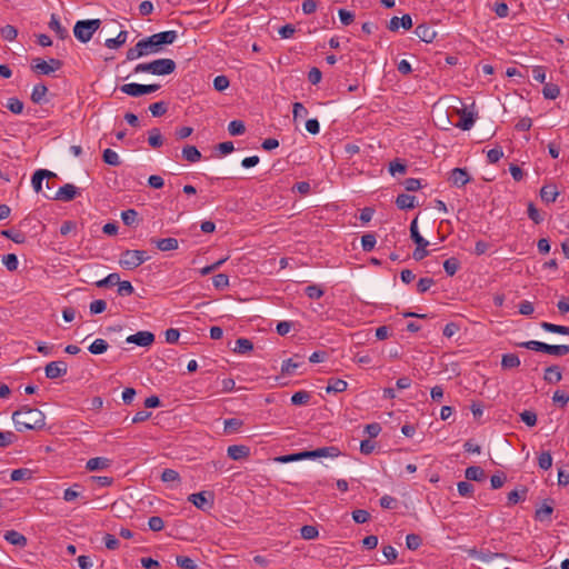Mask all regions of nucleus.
Here are the masks:
<instances>
[{
	"instance_id": "45",
	"label": "nucleus",
	"mask_w": 569,
	"mask_h": 569,
	"mask_svg": "<svg viewBox=\"0 0 569 569\" xmlns=\"http://www.w3.org/2000/svg\"><path fill=\"white\" fill-rule=\"evenodd\" d=\"M102 159L107 164L117 167L121 163L120 158L112 149H106L102 154Z\"/></svg>"
},
{
	"instance_id": "20",
	"label": "nucleus",
	"mask_w": 569,
	"mask_h": 569,
	"mask_svg": "<svg viewBox=\"0 0 569 569\" xmlns=\"http://www.w3.org/2000/svg\"><path fill=\"white\" fill-rule=\"evenodd\" d=\"M151 243H153L160 251H172L177 250L179 247V242L176 238H153L151 239Z\"/></svg>"
},
{
	"instance_id": "57",
	"label": "nucleus",
	"mask_w": 569,
	"mask_h": 569,
	"mask_svg": "<svg viewBox=\"0 0 569 569\" xmlns=\"http://www.w3.org/2000/svg\"><path fill=\"white\" fill-rule=\"evenodd\" d=\"M149 110L153 117H161L167 112L168 106L164 101H159L150 104Z\"/></svg>"
},
{
	"instance_id": "27",
	"label": "nucleus",
	"mask_w": 569,
	"mask_h": 569,
	"mask_svg": "<svg viewBox=\"0 0 569 569\" xmlns=\"http://www.w3.org/2000/svg\"><path fill=\"white\" fill-rule=\"evenodd\" d=\"M416 197L401 193L396 199V204L401 210L413 209L416 207Z\"/></svg>"
},
{
	"instance_id": "50",
	"label": "nucleus",
	"mask_w": 569,
	"mask_h": 569,
	"mask_svg": "<svg viewBox=\"0 0 569 569\" xmlns=\"http://www.w3.org/2000/svg\"><path fill=\"white\" fill-rule=\"evenodd\" d=\"M300 535L306 540H312L318 537L319 531H318L317 527L306 525V526L301 527Z\"/></svg>"
},
{
	"instance_id": "36",
	"label": "nucleus",
	"mask_w": 569,
	"mask_h": 569,
	"mask_svg": "<svg viewBox=\"0 0 569 569\" xmlns=\"http://www.w3.org/2000/svg\"><path fill=\"white\" fill-rule=\"evenodd\" d=\"M182 157L188 161V162H197L201 159V153L200 151L194 147V146H186L183 149H182Z\"/></svg>"
},
{
	"instance_id": "24",
	"label": "nucleus",
	"mask_w": 569,
	"mask_h": 569,
	"mask_svg": "<svg viewBox=\"0 0 569 569\" xmlns=\"http://www.w3.org/2000/svg\"><path fill=\"white\" fill-rule=\"evenodd\" d=\"M4 539L6 541H8L9 543L13 545V546H18V547H24L27 546V538L16 531V530H9L4 533Z\"/></svg>"
},
{
	"instance_id": "18",
	"label": "nucleus",
	"mask_w": 569,
	"mask_h": 569,
	"mask_svg": "<svg viewBox=\"0 0 569 569\" xmlns=\"http://www.w3.org/2000/svg\"><path fill=\"white\" fill-rule=\"evenodd\" d=\"M312 458H337L341 455L338 447H322L310 451Z\"/></svg>"
},
{
	"instance_id": "11",
	"label": "nucleus",
	"mask_w": 569,
	"mask_h": 569,
	"mask_svg": "<svg viewBox=\"0 0 569 569\" xmlns=\"http://www.w3.org/2000/svg\"><path fill=\"white\" fill-rule=\"evenodd\" d=\"M154 341V335L150 331H138L134 335L127 337V343H133L140 347H149Z\"/></svg>"
},
{
	"instance_id": "37",
	"label": "nucleus",
	"mask_w": 569,
	"mask_h": 569,
	"mask_svg": "<svg viewBox=\"0 0 569 569\" xmlns=\"http://www.w3.org/2000/svg\"><path fill=\"white\" fill-rule=\"evenodd\" d=\"M520 366V359L516 353H506L501 359V367L503 369H513Z\"/></svg>"
},
{
	"instance_id": "58",
	"label": "nucleus",
	"mask_w": 569,
	"mask_h": 569,
	"mask_svg": "<svg viewBox=\"0 0 569 569\" xmlns=\"http://www.w3.org/2000/svg\"><path fill=\"white\" fill-rule=\"evenodd\" d=\"M422 539L419 535L409 533L406 537V545L409 550H417L421 546Z\"/></svg>"
},
{
	"instance_id": "17",
	"label": "nucleus",
	"mask_w": 569,
	"mask_h": 569,
	"mask_svg": "<svg viewBox=\"0 0 569 569\" xmlns=\"http://www.w3.org/2000/svg\"><path fill=\"white\" fill-rule=\"evenodd\" d=\"M228 457L232 460H241L250 455V448L244 445H232L227 449Z\"/></svg>"
},
{
	"instance_id": "64",
	"label": "nucleus",
	"mask_w": 569,
	"mask_h": 569,
	"mask_svg": "<svg viewBox=\"0 0 569 569\" xmlns=\"http://www.w3.org/2000/svg\"><path fill=\"white\" fill-rule=\"evenodd\" d=\"M176 561L177 565L183 569H196L197 567L196 562L189 557L178 556Z\"/></svg>"
},
{
	"instance_id": "39",
	"label": "nucleus",
	"mask_w": 569,
	"mask_h": 569,
	"mask_svg": "<svg viewBox=\"0 0 569 569\" xmlns=\"http://www.w3.org/2000/svg\"><path fill=\"white\" fill-rule=\"evenodd\" d=\"M348 387V383L347 381L342 380V379H331L329 380V383L326 388V391L328 393H331V392H342L347 389Z\"/></svg>"
},
{
	"instance_id": "7",
	"label": "nucleus",
	"mask_w": 569,
	"mask_h": 569,
	"mask_svg": "<svg viewBox=\"0 0 569 569\" xmlns=\"http://www.w3.org/2000/svg\"><path fill=\"white\" fill-rule=\"evenodd\" d=\"M188 501H190L198 509L204 511L213 506V495L207 491L191 493L188 497Z\"/></svg>"
},
{
	"instance_id": "51",
	"label": "nucleus",
	"mask_w": 569,
	"mask_h": 569,
	"mask_svg": "<svg viewBox=\"0 0 569 569\" xmlns=\"http://www.w3.org/2000/svg\"><path fill=\"white\" fill-rule=\"evenodd\" d=\"M1 234L6 238L11 239L16 243H23L26 240V237L21 231L8 229V230H2Z\"/></svg>"
},
{
	"instance_id": "41",
	"label": "nucleus",
	"mask_w": 569,
	"mask_h": 569,
	"mask_svg": "<svg viewBox=\"0 0 569 569\" xmlns=\"http://www.w3.org/2000/svg\"><path fill=\"white\" fill-rule=\"evenodd\" d=\"M12 481H23L32 478V470L27 468L14 469L10 476Z\"/></svg>"
},
{
	"instance_id": "42",
	"label": "nucleus",
	"mask_w": 569,
	"mask_h": 569,
	"mask_svg": "<svg viewBox=\"0 0 569 569\" xmlns=\"http://www.w3.org/2000/svg\"><path fill=\"white\" fill-rule=\"evenodd\" d=\"M148 142L152 148H159L163 143V138L158 128H153L149 131Z\"/></svg>"
},
{
	"instance_id": "8",
	"label": "nucleus",
	"mask_w": 569,
	"mask_h": 569,
	"mask_svg": "<svg viewBox=\"0 0 569 569\" xmlns=\"http://www.w3.org/2000/svg\"><path fill=\"white\" fill-rule=\"evenodd\" d=\"M152 74L154 76H167L172 73L177 66L172 59L161 58L151 61Z\"/></svg>"
},
{
	"instance_id": "21",
	"label": "nucleus",
	"mask_w": 569,
	"mask_h": 569,
	"mask_svg": "<svg viewBox=\"0 0 569 569\" xmlns=\"http://www.w3.org/2000/svg\"><path fill=\"white\" fill-rule=\"evenodd\" d=\"M543 380L547 383H558L562 380V372L559 366L552 365L545 369Z\"/></svg>"
},
{
	"instance_id": "25",
	"label": "nucleus",
	"mask_w": 569,
	"mask_h": 569,
	"mask_svg": "<svg viewBox=\"0 0 569 569\" xmlns=\"http://www.w3.org/2000/svg\"><path fill=\"white\" fill-rule=\"evenodd\" d=\"M305 459H311L310 451H301L298 453L279 456L276 458V461L280 462V463H288V462H293V461H299V460H305Z\"/></svg>"
},
{
	"instance_id": "33",
	"label": "nucleus",
	"mask_w": 569,
	"mask_h": 569,
	"mask_svg": "<svg viewBox=\"0 0 569 569\" xmlns=\"http://www.w3.org/2000/svg\"><path fill=\"white\" fill-rule=\"evenodd\" d=\"M302 365V361H296L293 358L287 359L281 365V373L286 376H292Z\"/></svg>"
},
{
	"instance_id": "13",
	"label": "nucleus",
	"mask_w": 569,
	"mask_h": 569,
	"mask_svg": "<svg viewBox=\"0 0 569 569\" xmlns=\"http://www.w3.org/2000/svg\"><path fill=\"white\" fill-rule=\"evenodd\" d=\"M402 27L405 30L412 28V18L410 14H403L401 18L393 17L388 23V29L392 32H397Z\"/></svg>"
},
{
	"instance_id": "19",
	"label": "nucleus",
	"mask_w": 569,
	"mask_h": 569,
	"mask_svg": "<svg viewBox=\"0 0 569 569\" xmlns=\"http://www.w3.org/2000/svg\"><path fill=\"white\" fill-rule=\"evenodd\" d=\"M152 37H153L154 41L157 42V44L162 49V46L173 43L177 40L178 34H177V31L169 30V31L154 33V34H152Z\"/></svg>"
},
{
	"instance_id": "3",
	"label": "nucleus",
	"mask_w": 569,
	"mask_h": 569,
	"mask_svg": "<svg viewBox=\"0 0 569 569\" xmlns=\"http://www.w3.org/2000/svg\"><path fill=\"white\" fill-rule=\"evenodd\" d=\"M101 26L100 19L79 20L73 27L74 37L82 43L91 40L92 36Z\"/></svg>"
},
{
	"instance_id": "4",
	"label": "nucleus",
	"mask_w": 569,
	"mask_h": 569,
	"mask_svg": "<svg viewBox=\"0 0 569 569\" xmlns=\"http://www.w3.org/2000/svg\"><path fill=\"white\" fill-rule=\"evenodd\" d=\"M149 260V256L143 250H126L121 253L119 263L127 270H132Z\"/></svg>"
},
{
	"instance_id": "12",
	"label": "nucleus",
	"mask_w": 569,
	"mask_h": 569,
	"mask_svg": "<svg viewBox=\"0 0 569 569\" xmlns=\"http://www.w3.org/2000/svg\"><path fill=\"white\" fill-rule=\"evenodd\" d=\"M415 33L426 43H431L437 37L436 30L426 23L418 24L415 29Z\"/></svg>"
},
{
	"instance_id": "28",
	"label": "nucleus",
	"mask_w": 569,
	"mask_h": 569,
	"mask_svg": "<svg viewBox=\"0 0 569 569\" xmlns=\"http://www.w3.org/2000/svg\"><path fill=\"white\" fill-rule=\"evenodd\" d=\"M128 38V31L122 30L118 33L116 38H109L106 40L104 46L108 49H118L123 46Z\"/></svg>"
},
{
	"instance_id": "22",
	"label": "nucleus",
	"mask_w": 569,
	"mask_h": 569,
	"mask_svg": "<svg viewBox=\"0 0 569 569\" xmlns=\"http://www.w3.org/2000/svg\"><path fill=\"white\" fill-rule=\"evenodd\" d=\"M138 43L140 44L144 57L161 51V48L157 44L152 36L141 39Z\"/></svg>"
},
{
	"instance_id": "63",
	"label": "nucleus",
	"mask_w": 569,
	"mask_h": 569,
	"mask_svg": "<svg viewBox=\"0 0 569 569\" xmlns=\"http://www.w3.org/2000/svg\"><path fill=\"white\" fill-rule=\"evenodd\" d=\"M527 493V489L522 488L521 492L517 490H512L508 493V505L512 506L518 503L520 500L525 499Z\"/></svg>"
},
{
	"instance_id": "60",
	"label": "nucleus",
	"mask_w": 569,
	"mask_h": 569,
	"mask_svg": "<svg viewBox=\"0 0 569 569\" xmlns=\"http://www.w3.org/2000/svg\"><path fill=\"white\" fill-rule=\"evenodd\" d=\"M243 422L237 418H230L224 420V431L231 433L238 431L242 427Z\"/></svg>"
},
{
	"instance_id": "34",
	"label": "nucleus",
	"mask_w": 569,
	"mask_h": 569,
	"mask_svg": "<svg viewBox=\"0 0 569 569\" xmlns=\"http://www.w3.org/2000/svg\"><path fill=\"white\" fill-rule=\"evenodd\" d=\"M540 327L547 332L569 336V327H567V326H560V325H555L551 322L543 321L540 323Z\"/></svg>"
},
{
	"instance_id": "55",
	"label": "nucleus",
	"mask_w": 569,
	"mask_h": 569,
	"mask_svg": "<svg viewBox=\"0 0 569 569\" xmlns=\"http://www.w3.org/2000/svg\"><path fill=\"white\" fill-rule=\"evenodd\" d=\"M120 276L116 272L108 274L106 278L99 280L96 282V286L99 288L108 287V286H114L119 283Z\"/></svg>"
},
{
	"instance_id": "54",
	"label": "nucleus",
	"mask_w": 569,
	"mask_h": 569,
	"mask_svg": "<svg viewBox=\"0 0 569 569\" xmlns=\"http://www.w3.org/2000/svg\"><path fill=\"white\" fill-rule=\"evenodd\" d=\"M538 465L542 470H548L552 466V457L549 451H542L538 457Z\"/></svg>"
},
{
	"instance_id": "10",
	"label": "nucleus",
	"mask_w": 569,
	"mask_h": 569,
	"mask_svg": "<svg viewBox=\"0 0 569 569\" xmlns=\"http://www.w3.org/2000/svg\"><path fill=\"white\" fill-rule=\"evenodd\" d=\"M68 371V365L63 360L51 361L44 368V373L48 379H57L64 376Z\"/></svg>"
},
{
	"instance_id": "35",
	"label": "nucleus",
	"mask_w": 569,
	"mask_h": 569,
	"mask_svg": "<svg viewBox=\"0 0 569 569\" xmlns=\"http://www.w3.org/2000/svg\"><path fill=\"white\" fill-rule=\"evenodd\" d=\"M47 92H48V88L46 84H43V83L36 84L31 92L32 102L41 103L44 100Z\"/></svg>"
},
{
	"instance_id": "56",
	"label": "nucleus",
	"mask_w": 569,
	"mask_h": 569,
	"mask_svg": "<svg viewBox=\"0 0 569 569\" xmlns=\"http://www.w3.org/2000/svg\"><path fill=\"white\" fill-rule=\"evenodd\" d=\"M7 108L14 114H20L23 111V102L18 98H9Z\"/></svg>"
},
{
	"instance_id": "61",
	"label": "nucleus",
	"mask_w": 569,
	"mask_h": 569,
	"mask_svg": "<svg viewBox=\"0 0 569 569\" xmlns=\"http://www.w3.org/2000/svg\"><path fill=\"white\" fill-rule=\"evenodd\" d=\"M520 419L528 427H533L537 425V413L531 410H525L520 413Z\"/></svg>"
},
{
	"instance_id": "2",
	"label": "nucleus",
	"mask_w": 569,
	"mask_h": 569,
	"mask_svg": "<svg viewBox=\"0 0 569 569\" xmlns=\"http://www.w3.org/2000/svg\"><path fill=\"white\" fill-rule=\"evenodd\" d=\"M517 346L529 350L548 353L555 357H563L569 353L568 345H548L546 342L530 340L520 342Z\"/></svg>"
},
{
	"instance_id": "62",
	"label": "nucleus",
	"mask_w": 569,
	"mask_h": 569,
	"mask_svg": "<svg viewBox=\"0 0 569 569\" xmlns=\"http://www.w3.org/2000/svg\"><path fill=\"white\" fill-rule=\"evenodd\" d=\"M306 295L308 298L317 300L325 295V291L318 284H310L306 288Z\"/></svg>"
},
{
	"instance_id": "59",
	"label": "nucleus",
	"mask_w": 569,
	"mask_h": 569,
	"mask_svg": "<svg viewBox=\"0 0 569 569\" xmlns=\"http://www.w3.org/2000/svg\"><path fill=\"white\" fill-rule=\"evenodd\" d=\"M2 262L9 271H16L18 269V258L14 253L3 256Z\"/></svg>"
},
{
	"instance_id": "9",
	"label": "nucleus",
	"mask_w": 569,
	"mask_h": 569,
	"mask_svg": "<svg viewBox=\"0 0 569 569\" xmlns=\"http://www.w3.org/2000/svg\"><path fill=\"white\" fill-rule=\"evenodd\" d=\"M466 552L470 558L480 560L482 562H490L495 559L502 558L506 559L507 555L502 552H491L489 550H477L476 548L467 549Z\"/></svg>"
},
{
	"instance_id": "48",
	"label": "nucleus",
	"mask_w": 569,
	"mask_h": 569,
	"mask_svg": "<svg viewBox=\"0 0 569 569\" xmlns=\"http://www.w3.org/2000/svg\"><path fill=\"white\" fill-rule=\"evenodd\" d=\"M228 131L231 136H240V134H243L244 131H246V127H244V123L243 121L241 120H232L229 124H228Z\"/></svg>"
},
{
	"instance_id": "30",
	"label": "nucleus",
	"mask_w": 569,
	"mask_h": 569,
	"mask_svg": "<svg viewBox=\"0 0 569 569\" xmlns=\"http://www.w3.org/2000/svg\"><path fill=\"white\" fill-rule=\"evenodd\" d=\"M465 476L468 480L482 481L486 478L485 470L478 466L468 467L465 471Z\"/></svg>"
},
{
	"instance_id": "47",
	"label": "nucleus",
	"mask_w": 569,
	"mask_h": 569,
	"mask_svg": "<svg viewBox=\"0 0 569 569\" xmlns=\"http://www.w3.org/2000/svg\"><path fill=\"white\" fill-rule=\"evenodd\" d=\"M121 219L126 226L131 227L138 221V212L134 209H128L122 211Z\"/></svg>"
},
{
	"instance_id": "31",
	"label": "nucleus",
	"mask_w": 569,
	"mask_h": 569,
	"mask_svg": "<svg viewBox=\"0 0 569 569\" xmlns=\"http://www.w3.org/2000/svg\"><path fill=\"white\" fill-rule=\"evenodd\" d=\"M552 511V506L543 503L540 508L536 510L535 518L540 522H550Z\"/></svg>"
},
{
	"instance_id": "29",
	"label": "nucleus",
	"mask_w": 569,
	"mask_h": 569,
	"mask_svg": "<svg viewBox=\"0 0 569 569\" xmlns=\"http://www.w3.org/2000/svg\"><path fill=\"white\" fill-rule=\"evenodd\" d=\"M460 121L457 123V127L462 130H470L475 123V117L472 112H467L465 109L459 111Z\"/></svg>"
},
{
	"instance_id": "44",
	"label": "nucleus",
	"mask_w": 569,
	"mask_h": 569,
	"mask_svg": "<svg viewBox=\"0 0 569 569\" xmlns=\"http://www.w3.org/2000/svg\"><path fill=\"white\" fill-rule=\"evenodd\" d=\"M542 94L546 99L555 100L560 94V88L555 83H546Z\"/></svg>"
},
{
	"instance_id": "43",
	"label": "nucleus",
	"mask_w": 569,
	"mask_h": 569,
	"mask_svg": "<svg viewBox=\"0 0 569 569\" xmlns=\"http://www.w3.org/2000/svg\"><path fill=\"white\" fill-rule=\"evenodd\" d=\"M459 268L460 261L455 257H451L443 262V269L446 273L450 277L455 276Z\"/></svg>"
},
{
	"instance_id": "49",
	"label": "nucleus",
	"mask_w": 569,
	"mask_h": 569,
	"mask_svg": "<svg viewBox=\"0 0 569 569\" xmlns=\"http://www.w3.org/2000/svg\"><path fill=\"white\" fill-rule=\"evenodd\" d=\"M376 242H377V240H376V236L373 233H366L361 238L362 249L366 252L372 251L376 246Z\"/></svg>"
},
{
	"instance_id": "46",
	"label": "nucleus",
	"mask_w": 569,
	"mask_h": 569,
	"mask_svg": "<svg viewBox=\"0 0 569 569\" xmlns=\"http://www.w3.org/2000/svg\"><path fill=\"white\" fill-rule=\"evenodd\" d=\"M1 37L7 41H13L18 37V29L14 26L6 24L0 29Z\"/></svg>"
},
{
	"instance_id": "52",
	"label": "nucleus",
	"mask_w": 569,
	"mask_h": 569,
	"mask_svg": "<svg viewBox=\"0 0 569 569\" xmlns=\"http://www.w3.org/2000/svg\"><path fill=\"white\" fill-rule=\"evenodd\" d=\"M310 400V393L307 391H298L292 395L291 402L295 406L307 405Z\"/></svg>"
},
{
	"instance_id": "32",
	"label": "nucleus",
	"mask_w": 569,
	"mask_h": 569,
	"mask_svg": "<svg viewBox=\"0 0 569 569\" xmlns=\"http://www.w3.org/2000/svg\"><path fill=\"white\" fill-rule=\"evenodd\" d=\"M410 234L411 239L415 241V243L419 247H428L429 241L426 240L418 231V224L417 219H413L410 224Z\"/></svg>"
},
{
	"instance_id": "14",
	"label": "nucleus",
	"mask_w": 569,
	"mask_h": 569,
	"mask_svg": "<svg viewBox=\"0 0 569 569\" xmlns=\"http://www.w3.org/2000/svg\"><path fill=\"white\" fill-rule=\"evenodd\" d=\"M79 189L76 186L71 183H66L57 191L53 199L61 201H71L77 197Z\"/></svg>"
},
{
	"instance_id": "1",
	"label": "nucleus",
	"mask_w": 569,
	"mask_h": 569,
	"mask_svg": "<svg viewBox=\"0 0 569 569\" xmlns=\"http://www.w3.org/2000/svg\"><path fill=\"white\" fill-rule=\"evenodd\" d=\"M12 421L19 432L24 430H40L46 426V416L37 408L23 406L12 413Z\"/></svg>"
},
{
	"instance_id": "23",
	"label": "nucleus",
	"mask_w": 569,
	"mask_h": 569,
	"mask_svg": "<svg viewBox=\"0 0 569 569\" xmlns=\"http://www.w3.org/2000/svg\"><path fill=\"white\" fill-rule=\"evenodd\" d=\"M558 196L559 192L555 184L543 186L540 190L541 200L545 201L546 203L555 202Z\"/></svg>"
},
{
	"instance_id": "5",
	"label": "nucleus",
	"mask_w": 569,
	"mask_h": 569,
	"mask_svg": "<svg viewBox=\"0 0 569 569\" xmlns=\"http://www.w3.org/2000/svg\"><path fill=\"white\" fill-rule=\"evenodd\" d=\"M62 67V61L56 58L49 59V61L40 58H34L31 61V70L38 74H50Z\"/></svg>"
},
{
	"instance_id": "6",
	"label": "nucleus",
	"mask_w": 569,
	"mask_h": 569,
	"mask_svg": "<svg viewBox=\"0 0 569 569\" xmlns=\"http://www.w3.org/2000/svg\"><path fill=\"white\" fill-rule=\"evenodd\" d=\"M160 89V84H140V83H126L120 87V91L131 96V97H140L143 94L152 93Z\"/></svg>"
},
{
	"instance_id": "40",
	"label": "nucleus",
	"mask_w": 569,
	"mask_h": 569,
	"mask_svg": "<svg viewBox=\"0 0 569 569\" xmlns=\"http://www.w3.org/2000/svg\"><path fill=\"white\" fill-rule=\"evenodd\" d=\"M253 349L252 342L247 338H239L236 340V347L233 349L237 353H247Z\"/></svg>"
},
{
	"instance_id": "38",
	"label": "nucleus",
	"mask_w": 569,
	"mask_h": 569,
	"mask_svg": "<svg viewBox=\"0 0 569 569\" xmlns=\"http://www.w3.org/2000/svg\"><path fill=\"white\" fill-rule=\"evenodd\" d=\"M108 342L104 339L98 338L89 346L88 350L92 355H102L108 350Z\"/></svg>"
},
{
	"instance_id": "15",
	"label": "nucleus",
	"mask_w": 569,
	"mask_h": 569,
	"mask_svg": "<svg viewBox=\"0 0 569 569\" xmlns=\"http://www.w3.org/2000/svg\"><path fill=\"white\" fill-rule=\"evenodd\" d=\"M470 176L466 169L455 168L450 173V182L456 187H463L470 181Z\"/></svg>"
},
{
	"instance_id": "53",
	"label": "nucleus",
	"mask_w": 569,
	"mask_h": 569,
	"mask_svg": "<svg viewBox=\"0 0 569 569\" xmlns=\"http://www.w3.org/2000/svg\"><path fill=\"white\" fill-rule=\"evenodd\" d=\"M79 488H81L80 485L78 483H74L72 487L70 488H67L63 492V499L64 501L67 502H71L73 500H76L78 497H80V491L78 490Z\"/></svg>"
},
{
	"instance_id": "26",
	"label": "nucleus",
	"mask_w": 569,
	"mask_h": 569,
	"mask_svg": "<svg viewBox=\"0 0 569 569\" xmlns=\"http://www.w3.org/2000/svg\"><path fill=\"white\" fill-rule=\"evenodd\" d=\"M49 28L62 40L68 37V30L61 26L59 18L54 13L51 14Z\"/></svg>"
},
{
	"instance_id": "16",
	"label": "nucleus",
	"mask_w": 569,
	"mask_h": 569,
	"mask_svg": "<svg viewBox=\"0 0 569 569\" xmlns=\"http://www.w3.org/2000/svg\"><path fill=\"white\" fill-rule=\"evenodd\" d=\"M111 460L106 457H94L87 461L86 469L88 471H100L106 470L111 466Z\"/></svg>"
}]
</instances>
